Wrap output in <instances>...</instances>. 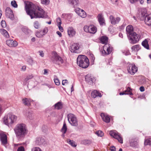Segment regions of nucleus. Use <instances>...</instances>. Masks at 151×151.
I'll list each match as a JSON object with an SVG mask.
<instances>
[{"mask_svg":"<svg viewBox=\"0 0 151 151\" xmlns=\"http://www.w3.org/2000/svg\"><path fill=\"white\" fill-rule=\"evenodd\" d=\"M141 80H142V81H141V83H145L146 82V79L143 76H142L141 77Z\"/></svg>","mask_w":151,"mask_h":151,"instance_id":"obj_57","label":"nucleus"},{"mask_svg":"<svg viewBox=\"0 0 151 151\" xmlns=\"http://www.w3.org/2000/svg\"><path fill=\"white\" fill-rule=\"evenodd\" d=\"M67 32L68 35L70 37H72L76 34V31L72 27L68 28Z\"/></svg>","mask_w":151,"mask_h":151,"instance_id":"obj_21","label":"nucleus"},{"mask_svg":"<svg viewBox=\"0 0 151 151\" xmlns=\"http://www.w3.org/2000/svg\"><path fill=\"white\" fill-rule=\"evenodd\" d=\"M139 90L141 92H143L145 91V88L143 86H141L140 87Z\"/></svg>","mask_w":151,"mask_h":151,"instance_id":"obj_64","label":"nucleus"},{"mask_svg":"<svg viewBox=\"0 0 151 151\" xmlns=\"http://www.w3.org/2000/svg\"><path fill=\"white\" fill-rule=\"evenodd\" d=\"M11 5L14 8H17V4L16 1H11Z\"/></svg>","mask_w":151,"mask_h":151,"instance_id":"obj_49","label":"nucleus"},{"mask_svg":"<svg viewBox=\"0 0 151 151\" xmlns=\"http://www.w3.org/2000/svg\"><path fill=\"white\" fill-rule=\"evenodd\" d=\"M0 140L1 145L6 147V145L8 144L7 137L6 134L3 133L1 134Z\"/></svg>","mask_w":151,"mask_h":151,"instance_id":"obj_15","label":"nucleus"},{"mask_svg":"<svg viewBox=\"0 0 151 151\" xmlns=\"http://www.w3.org/2000/svg\"><path fill=\"white\" fill-rule=\"evenodd\" d=\"M54 108L58 110L61 109L63 108V105L60 102H58L54 105Z\"/></svg>","mask_w":151,"mask_h":151,"instance_id":"obj_29","label":"nucleus"},{"mask_svg":"<svg viewBox=\"0 0 151 151\" xmlns=\"http://www.w3.org/2000/svg\"><path fill=\"white\" fill-rule=\"evenodd\" d=\"M100 116L104 122L107 123L110 122V119L108 115H105L104 114L101 113Z\"/></svg>","mask_w":151,"mask_h":151,"instance_id":"obj_22","label":"nucleus"},{"mask_svg":"<svg viewBox=\"0 0 151 151\" xmlns=\"http://www.w3.org/2000/svg\"><path fill=\"white\" fill-rule=\"evenodd\" d=\"M35 142L36 145H44L46 143V142L45 141V139L42 137L36 138Z\"/></svg>","mask_w":151,"mask_h":151,"instance_id":"obj_17","label":"nucleus"},{"mask_svg":"<svg viewBox=\"0 0 151 151\" xmlns=\"http://www.w3.org/2000/svg\"><path fill=\"white\" fill-rule=\"evenodd\" d=\"M90 58H91V60L93 62L95 59V58L94 55L93 54H91L90 55Z\"/></svg>","mask_w":151,"mask_h":151,"instance_id":"obj_59","label":"nucleus"},{"mask_svg":"<svg viewBox=\"0 0 151 151\" xmlns=\"http://www.w3.org/2000/svg\"><path fill=\"white\" fill-rule=\"evenodd\" d=\"M142 45L147 49L149 50V47L148 42L146 39H145L144 40L142 41Z\"/></svg>","mask_w":151,"mask_h":151,"instance_id":"obj_28","label":"nucleus"},{"mask_svg":"<svg viewBox=\"0 0 151 151\" xmlns=\"http://www.w3.org/2000/svg\"><path fill=\"white\" fill-rule=\"evenodd\" d=\"M23 103L25 105L30 106L31 105V103L33 101L30 99L25 98L22 99Z\"/></svg>","mask_w":151,"mask_h":151,"instance_id":"obj_24","label":"nucleus"},{"mask_svg":"<svg viewBox=\"0 0 151 151\" xmlns=\"http://www.w3.org/2000/svg\"><path fill=\"white\" fill-rule=\"evenodd\" d=\"M77 62L79 66L84 68H87L89 64L88 59L85 55H79L77 59Z\"/></svg>","mask_w":151,"mask_h":151,"instance_id":"obj_4","label":"nucleus"},{"mask_svg":"<svg viewBox=\"0 0 151 151\" xmlns=\"http://www.w3.org/2000/svg\"><path fill=\"white\" fill-rule=\"evenodd\" d=\"M83 29L85 32L89 33V30L90 29V26H88L87 25H86L84 27Z\"/></svg>","mask_w":151,"mask_h":151,"instance_id":"obj_48","label":"nucleus"},{"mask_svg":"<svg viewBox=\"0 0 151 151\" xmlns=\"http://www.w3.org/2000/svg\"><path fill=\"white\" fill-rule=\"evenodd\" d=\"M14 131L18 139L21 140L27 133L26 125L23 124H17L15 127Z\"/></svg>","mask_w":151,"mask_h":151,"instance_id":"obj_3","label":"nucleus"},{"mask_svg":"<svg viewBox=\"0 0 151 151\" xmlns=\"http://www.w3.org/2000/svg\"><path fill=\"white\" fill-rule=\"evenodd\" d=\"M6 42L7 45L10 47H16L18 44V42L16 41H13L10 40H7Z\"/></svg>","mask_w":151,"mask_h":151,"instance_id":"obj_20","label":"nucleus"},{"mask_svg":"<svg viewBox=\"0 0 151 151\" xmlns=\"http://www.w3.org/2000/svg\"><path fill=\"white\" fill-rule=\"evenodd\" d=\"M82 142L85 145H88L91 143V141L89 140L84 139L83 141Z\"/></svg>","mask_w":151,"mask_h":151,"instance_id":"obj_43","label":"nucleus"},{"mask_svg":"<svg viewBox=\"0 0 151 151\" xmlns=\"http://www.w3.org/2000/svg\"><path fill=\"white\" fill-rule=\"evenodd\" d=\"M31 151H42V150L38 147H35L32 149Z\"/></svg>","mask_w":151,"mask_h":151,"instance_id":"obj_52","label":"nucleus"},{"mask_svg":"<svg viewBox=\"0 0 151 151\" xmlns=\"http://www.w3.org/2000/svg\"><path fill=\"white\" fill-rule=\"evenodd\" d=\"M54 81L56 85L59 86L60 85V83L59 80L57 78L56 75H54Z\"/></svg>","mask_w":151,"mask_h":151,"instance_id":"obj_36","label":"nucleus"},{"mask_svg":"<svg viewBox=\"0 0 151 151\" xmlns=\"http://www.w3.org/2000/svg\"><path fill=\"white\" fill-rule=\"evenodd\" d=\"M26 115L27 118L29 119H32V114L30 112L28 111L26 114Z\"/></svg>","mask_w":151,"mask_h":151,"instance_id":"obj_47","label":"nucleus"},{"mask_svg":"<svg viewBox=\"0 0 151 151\" xmlns=\"http://www.w3.org/2000/svg\"><path fill=\"white\" fill-rule=\"evenodd\" d=\"M1 25L3 28H5L6 26V22L4 20H2L1 22Z\"/></svg>","mask_w":151,"mask_h":151,"instance_id":"obj_54","label":"nucleus"},{"mask_svg":"<svg viewBox=\"0 0 151 151\" xmlns=\"http://www.w3.org/2000/svg\"><path fill=\"white\" fill-rule=\"evenodd\" d=\"M61 24L60 25H58V27L59 30L61 32H63V28L61 27Z\"/></svg>","mask_w":151,"mask_h":151,"instance_id":"obj_60","label":"nucleus"},{"mask_svg":"<svg viewBox=\"0 0 151 151\" xmlns=\"http://www.w3.org/2000/svg\"><path fill=\"white\" fill-rule=\"evenodd\" d=\"M79 16L82 18H84L86 16V13L84 11L82 10V11L80 13Z\"/></svg>","mask_w":151,"mask_h":151,"instance_id":"obj_39","label":"nucleus"},{"mask_svg":"<svg viewBox=\"0 0 151 151\" xmlns=\"http://www.w3.org/2000/svg\"><path fill=\"white\" fill-rule=\"evenodd\" d=\"M126 31L127 36L132 33L134 32H133V26L131 25H129L127 26L126 28Z\"/></svg>","mask_w":151,"mask_h":151,"instance_id":"obj_25","label":"nucleus"},{"mask_svg":"<svg viewBox=\"0 0 151 151\" xmlns=\"http://www.w3.org/2000/svg\"><path fill=\"white\" fill-rule=\"evenodd\" d=\"M127 70L130 74L133 75L137 71V68L134 64L129 63L127 66Z\"/></svg>","mask_w":151,"mask_h":151,"instance_id":"obj_10","label":"nucleus"},{"mask_svg":"<svg viewBox=\"0 0 151 151\" xmlns=\"http://www.w3.org/2000/svg\"><path fill=\"white\" fill-rule=\"evenodd\" d=\"M5 12L6 17L12 20H13L14 16L13 12L11 9L9 7H7L6 9Z\"/></svg>","mask_w":151,"mask_h":151,"instance_id":"obj_13","label":"nucleus"},{"mask_svg":"<svg viewBox=\"0 0 151 151\" xmlns=\"http://www.w3.org/2000/svg\"><path fill=\"white\" fill-rule=\"evenodd\" d=\"M67 128L66 124L65 122H64L63 126L61 130V132L63 133V136H64V134L66 133L67 130Z\"/></svg>","mask_w":151,"mask_h":151,"instance_id":"obj_31","label":"nucleus"},{"mask_svg":"<svg viewBox=\"0 0 151 151\" xmlns=\"http://www.w3.org/2000/svg\"><path fill=\"white\" fill-rule=\"evenodd\" d=\"M142 20H144L145 23L148 25H151V14L146 15L142 19Z\"/></svg>","mask_w":151,"mask_h":151,"instance_id":"obj_18","label":"nucleus"},{"mask_svg":"<svg viewBox=\"0 0 151 151\" xmlns=\"http://www.w3.org/2000/svg\"><path fill=\"white\" fill-rule=\"evenodd\" d=\"M17 151H25L24 148L23 146H20L18 147Z\"/></svg>","mask_w":151,"mask_h":151,"instance_id":"obj_55","label":"nucleus"},{"mask_svg":"<svg viewBox=\"0 0 151 151\" xmlns=\"http://www.w3.org/2000/svg\"><path fill=\"white\" fill-rule=\"evenodd\" d=\"M147 10L145 8H143L141 9V15L142 19L144 18V17L146 16V15H148L147 14Z\"/></svg>","mask_w":151,"mask_h":151,"instance_id":"obj_34","label":"nucleus"},{"mask_svg":"<svg viewBox=\"0 0 151 151\" xmlns=\"http://www.w3.org/2000/svg\"><path fill=\"white\" fill-rule=\"evenodd\" d=\"M72 14H71L63 13L62 15V17L65 19H67L69 21H71Z\"/></svg>","mask_w":151,"mask_h":151,"instance_id":"obj_26","label":"nucleus"},{"mask_svg":"<svg viewBox=\"0 0 151 151\" xmlns=\"http://www.w3.org/2000/svg\"><path fill=\"white\" fill-rule=\"evenodd\" d=\"M90 28L89 30V33L94 34L96 31V27L93 25H91L90 26Z\"/></svg>","mask_w":151,"mask_h":151,"instance_id":"obj_30","label":"nucleus"},{"mask_svg":"<svg viewBox=\"0 0 151 151\" xmlns=\"http://www.w3.org/2000/svg\"><path fill=\"white\" fill-rule=\"evenodd\" d=\"M127 36L129 40V42L133 44L137 43L140 38V36L135 32H133Z\"/></svg>","mask_w":151,"mask_h":151,"instance_id":"obj_6","label":"nucleus"},{"mask_svg":"<svg viewBox=\"0 0 151 151\" xmlns=\"http://www.w3.org/2000/svg\"><path fill=\"white\" fill-rule=\"evenodd\" d=\"M36 36L38 38H40L42 37L43 36V34H42V31H37L36 32Z\"/></svg>","mask_w":151,"mask_h":151,"instance_id":"obj_40","label":"nucleus"},{"mask_svg":"<svg viewBox=\"0 0 151 151\" xmlns=\"http://www.w3.org/2000/svg\"><path fill=\"white\" fill-rule=\"evenodd\" d=\"M33 78V76L32 75H28L27 77L24 79V81L26 82H27L28 81Z\"/></svg>","mask_w":151,"mask_h":151,"instance_id":"obj_50","label":"nucleus"},{"mask_svg":"<svg viewBox=\"0 0 151 151\" xmlns=\"http://www.w3.org/2000/svg\"><path fill=\"white\" fill-rule=\"evenodd\" d=\"M67 142L70 145L72 146L75 147L76 146V145L75 144V142L73 140H71L68 139L67 140Z\"/></svg>","mask_w":151,"mask_h":151,"instance_id":"obj_33","label":"nucleus"},{"mask_svg":"<svg viewBox=\"0 0 151 151\" xmlns=\"http://www.w3.org/2000/svg\"><path fill=\"white\" fill-rule=\"evenodd\" d=\"M96 134L98 136L102 137L104 135V133L101 130H99L96 131Z\"/></svg>","mask_w":151,"mask_h":151,"instance_id":"obj_42","label":"nucleus"},{"mask_svg":"<svg viewBox=\"0 0 151 151\" xmlns=\"http://www.w3.org/2000/svg\"><path fill=\"white\" fill-rule=\"evenodd\" d=\"M34 26L36 29H38L40 26V24L38 21H35L34 22Z\"/></svg>","mask_w":151,"mask_h":151,"instance_id":"obj_38","label":"nucleus"},{"mask_svg":"<svg viewBox=\"0 0 151 151\" xmlns=\"http://www.w3.org/2000/svg\"><path fill=\"white\" fill-rule=\"evenodd\" d=\"M109 19L111 24L114 25L118 24L121 20L119 17H117L115 18L113 16L111 15L110 16Z\"/></svg>","mask_w":151,"mask_h":151,"instance_id":"obj_16","label":"nucleus"},{"mask_svg":"<svg viewBox=\"0 0 151 151\" xmlns=\"http://www.w3.org/2000/svg\"><path fill=\"white\" fill-rule=\"evenodd\" d=\"M109 134L111 136L116 139L121 144L123 143L122 138L120 134L116 130L111 131L110 132Z\"/></svg>","mask_w":151,"mask_h":151,"instance_id":"obj_8","label":"nucleus"},{"mask_svg":"<svg viewBox=\"0 0 151 151\" xmlns=\"http://www.w3.org/2000/svg\"><path fill=\"white\" fill-rule=\"evenodd\" d=\"M129 1L131 4H134L138 0H129Z\"/></svg>","mask_w":151,"mask_h":151,"instance_id":"obj_62","label":"nucleus"},{"mask_svg":"<svg viewBox=\"0 0 151 151\" xmlns=\"http://www.w3.org/2000/svg\"><path fill=\"white\" fill-rule=\"evenodd\" d=\"M47 28H44L42 31V33L43 35H45V34L47 32Z\"/></svg>","mask_w":151,"mask_h":151,"instance_id":"obj_56","label":"nucleus"},{"mask_svg":"<svg viewBox=\"0 0 151 151\" xmlns=\"http://www.w3.org/2000/svg\"><path fill=\"white\" fill-rule=\"evenodd\" d=\"M1 32L5 37H9V35L8 32L4 29H2L1 30Z\"/></svg>","mask_w":151,"mask_h":151,"instance_id":"obj_35","label":"nucleus"},{"mask_svg":"<svg viewBox=\"0 0 151 151\" xmlns=\"http://www.w3.org/2000/svg\"><path fill=\"white\" fill-rule=\"evenodd\" d=\"M145 145H149L151 146V138H148L145 141Z\"/></svg>","mask_w":151,"mask_h":151,"instance_id":"obj_37","label":"nucleus"},{"mask_svg":"<svg viewBox=\"0 0 151 151\" xmlns=\"http://www.w3.org/2000/svg\"><path fill=\"white\" fill-rule=\"evenodd\" d=\"M83 9H81L78 8H77L75 9V11L79 15L80 13L82 11Z\"/></svg>","mask_w":151,"mask_h":151,"instance_id":"obj_51","label":"nucleus"},{"mask_svg":"<svg viewBox=\"0 0 151 151\" xmlns=\"http://www.w3.org/2000/svg\"><path fill=\"white\" fill-rule=\"evenodd\" d=\"M56 22L57 23V25H60L61 24V19L60 17H58L56 19Z\"/></svg>","mask_w":151,"mask_h":151,"instance_id":"obj_53","label":"nucleus"},{"mask_svg":"<svg viewBox=\"0 0 151 151\" xmlns=\"http://www.w3.org/2000/svg\"><path fill=\"white\" fill-rule=\"evenodd\" d=\"M22 31L26 34L29 33L30 31V30L26 28H22Z\"/></svg>","mask_w":151,"mask_h":151,"instance_id":"obj_44","label":"nucleus"},{"mask_svg":"<svg viewBox=\"0 0 151 151\" xmlns=\"http://www.w3.org/2000/svg\"><path fill=\"white\" fill-rule=\"evenodd\" d=\"M17 119L16 116L9 114L4 116V122L5 124L9 127L16 122Z\"/></svg>","mask_w":151,"mask_h":151,"instance_id":"obj_5","label":"nucleus"},{"mask_svg":"<svg viewBox=\"0 0 151 151\" xmlns=\"http://www.w3.org/2000/svg\"><path fill=\"white\" fill-rule=\"evenodd\" d=\"M41 3L43 4L47 5L50 3L49 0H41Z\"/></svg>","mask_w":151,"mask_h":151,"instance_id":"obj_45","label":"nucleus"},{"mask_svg":"<svg viewBox=\"0 0 151 151\" xmlns=\"http://www.w3.org/2000/svg\"><path fill=\"white\" fill-rule=\"evenodd\" d=\"M110 150L111 151H116V148L115 146H112L110 147Z\"/></svg>","mask_w":151,"mask_h":151,"instance_id":"obj_58","label":"nucleus"},{"mask_svg":"<svg viewBox=\"0 0 151 151\" xmlns=\"http://www.w3.org/2000/svg\"><path fill=\"white\" fill-rule=\"evenodd\" d=\"M123 53L126 55H127L130 54V52L128 50H127L123 52Z\"/></svg>","mask_w":151,"mask_h":151,"instance_id":"obj_61","label":"nucleus"},{"mask_svg":"<svg viewBox=\"0 0 151 151\" xmlns=\"http://www.w3.org/2000/svg\"><path fill=\"white\" fill-rule=\"evenodd\" d=\"M85 81L88 84L91 85L96 81L95 77L91 74H88L85 76Z\"/></svg>","mask_w":151,"mask_h":151,"instance_id":"obj_9","label":"nucleus"},{"mask_svg":"<svg viewBox=\"0 0 151 151\" xmlns=\"http://www.w3.org/2000/svg\"><path fill=\"white\" fill-rule=\"evenodd\" d=\"M69 2L73 6V7L76 8L78 6V0H69Z\"/></svg>","mask_w":151,"mask_h":151,"instance_id":"obj_27","label":"nucleus"},{"mask_svg":"<svg viewBox=\"0 0 151 151\" xmlns=\"http://www.w3.org/2000/svg\"><path fill=\"white\" fill-rule=\"evenodd\" d=\"M141 49L140 46L139 45H134L132 47L131 49L133 51L135 52L138 51Z\"/></svg>","mask_w":151,"mask_h":151,"instance_id":"obj_32","label":"nucleus"},{"mask_svg":"<svg viewBox=\"0 0 151 151\" xmlns=\"http://www.w3.org/2000/svg\"><path fill=\"white\" fill-rule=\"evenodd\" d=\"M129 144L131 147L137 148L139 147L138 141L137 138H132L129 140Z\"/></svg>","mask_w":151,"mask_h":151,"instance_id":"obj_14","label":"nucleus"},{"mask_svg":"<svg viewBox=\"0 0 151 151\" xmlns=\"http://www.w3.org/2000/svg\"><path fill=\"white\" fill-rule=\"evenodd\" d=\"M68 121L72 126L76 127L78 125V122L75 115L73 114L70 113L67 116Z\"/></svg>","mask_w":151,"mask_h":151,"instance_id":"obj_7","label":"nucleus"},{"mask_svg":"<svg viewBox=\"0 0 151 151\" xmlns=\"http://www.w3.org/2000/svg\"><path fill=\"white\" fill-rule=\"evenodd\" d=\"M108 38L105 36H102L101 37L100 41L101 43L105 44L103 46V49L101 51V55L105 56L110 54L113 50V48L109 44H106L108 42Z\"/></svg>","mask_w":151,"mask_h":151,"instance_id":"obj_2","label":"nucleus"},{"mask_svg":"<svg viewBox=\"0 0 151 151\" xmlns=\"http://www.w3.org/2000/svg\"><path fill=\"white\" fill-rule=\"evenodd\" d=\"M91 96L93 98H95L98 96L101 97L102 96L101 93L97 90L93 91L91 93Z\"/></svg>","mask_w":151,"mask_h":151,"instance_id":"obj_23","label":"nucleus"},{"mask_svg":"<svg viewBox=\"0 0 151 151\" xmlns=\"http://www.w3.org/2000/svg\"><path fill=\"white\" fill-rule=\"evenodd\" d=\"M5 109L4 105L3 104H0V115L3 113Z\"/></svg>","mask_w":151,"mask_h":151,"instance_id":"obj_46","label":"nucleus"},{"mask_svg":"<svg viewBox=\"0 0 151 151\" xmlns=\"http://www.w3.org/2000/svg\"><path fill=\"white\" fill-rule=\"evenodd\" d=\"M37 12L30 9L28 7L26 8V11L28 15H29L31 19L34 18H44L45 11L41 8L37 6L36 8Z\"/></svg>","mask_w":151,"mask_h":151,"instance_id":"obj_1","label":"nucleus"},{"mask_svg":"<svg viewBox=\"0 0 151 151\" xmlns=\"http://www.w3.org/2000/svg\"><path fill=\"white\" fill-rule=\"evenodd\" d=\"M68 82V80H63L62 82V84L63 85H64L65 83H66Z\"/></svg>","mask_w":151,"mask_h":151,"instance_id":"obj_63","label":"nucleus"},{"mask_svg":"<svg viewBox=\"0 0 151 151\" xmlns=\"http://www.w3.org/2000/svg\"><path fill=\"white\" fill-rule=\"evenodd\" d=\"M97 19L100 25L103 26L105 24V20L102 14H98L97 16Z\"/></svg>","mask_w":151,"mask_h":151,"instance_id":"obj_19","label":"nucleus"},{"mask_svg":"<svg viewBox=\"0 0 151 151\" xmlns=\"http://www.w3.org/2000/svg\"><path fill=\"white\" fill-rule=\"evenodd\" d=\"M80 45L78 43H74L70 46V51L72 52L79 53L81 51L80 50Z\"/></svg>","mask_w":151,"mask_h":151,"instance_id":"obj_11","label":"nucleus"},{"mask_svg":"<svg viewBox=\"0 0 151 151\" xmlns=\"http://www.w3.org/2000/svg\"><path fill=\"white\" fill-rule=\"evenodd\" d=\"M132 89L130 88L129 87H127L125 92H127L129 93H127V94H129L132 95L133 94L132 92Z\"/></svg>","mask_w":151,"mask_h":151,"instance_id":"obj_41","label":"nucleus"},{"mask_svg":"<svg viewBox=\"0 0 151 151\" xmlns=\"http://www.w3.org/2000/svg\"><path fill=\"white\" fill-rule=\"evenodd\" d=\"M53 58V62L55 64L59 65L62 64L64 62V60L62 58L57 54L55 55Z\"/></svg>","mask_w":151,"mask_h":151,"instance_id":"obj_12","label":"nucleus"}]
</instances>
